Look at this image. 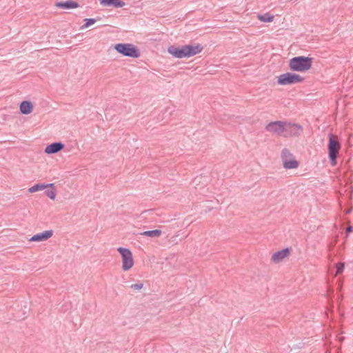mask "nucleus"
Segmentation results:
<instances>
[{
    "label": "nucleus",
    "mask_w": 353,
    "mask_h": 353,
    "mask_svg": "<svg viewBox=\"0 0 353 353\" xmlns=\"http://www.w3.org/2000/svg\"><path fill=\"white\" fill-rule=\"evenodd\" d=\"M312 58L304 56L294 57L289 61V68L292 71L305 72L311 68Z\"/></svg>",
    "instance_id": "1"
},
{
    "label": "nucleus",
    "mask_w": 353,
    "mask_h": 353,
    "mask_svg": "<svg viewBox=\"0 0 353 353\" xmlns=\"http://www.w3.org/2000/svg\"><path fill=\"white\" fill-rule=\"evenodd\" d=\"M115 50L123 56L138 58L140 57L139 50L132 43H117L114 46Z\"/></svg>",
    "instance_id": "2"
},
{
    "label": "nucleus",
    "mask_w": 353,
    "mask_h": 353,
    "mask_svg": "<svg viewBox=\"0 0 353 353\" xmlns=\"http://www.w3.org/2000/svg\"><path fill=\"white\" fill-rule=\"evenodd\" d=\"M53 187H54V183H48V184L37 183V184H35L33 186L30 187L28 189V191L30 193H33V192H36L39 190H44L46 188H53Z\"/></svg>",
    "instance_id": "16"
},
{
    "label": "nucleus",
    "mask_w": 353,
    "mask_h": 353,
    "mask_svg": "<svg viewBox=\"0 0 353 353\" xmlns=\"http://www.w3.org/2000/svg\"><path fill=\"white\" fill-rule=\"evenodd\" d=\"M56 6L59 8L68 10L77 8L78 3L72 1H67L65 2H58L56 3Z\"/></svg>",
    "instance_id": "15"
},
{
    "label": "nucleus",
    "mask_w": 353,
    "mask_h": 353,
    "mask_svg": "<svg viewBox=\"0 0 353 353\" xmlns=\"http://www.w3.org/2000/svg\"><path fill=\"white\" fill-rule=\"evenodd\" d=\"M95 19H84L83 22H95Z\"/></svg>",
    "instance_id": "26"
},
{
    "label": "nucleus",
    "mask_w": 353,
    "mask_h": 353,
    "mask_svg": "<svg viewBox=\"0 0 353 353\" xmlns=\"http://www.w3.org/2000/svg\"><path fill=\"white\" fill-rule=\"evenodd\" d=\"M283 163L285 169H294L299 166V162L296 159H285Z\"/></svg>",
    "instance_id": "17"
},
{
    "label": "nucleus",
    "mask_w": 353,
    "mask_h": 353,
    "mask_svg": "<svg viewBox=\"0 0 353 353\" xmlns=\"http://www.w3.org/2000/svg\"><path fill=\"white\" fill-rule=\"evenodd\" d=\"M345 265L343 263H339L336 265V274H341L344 270Z\"/></svg>",
    "instance_id": "22"
},
{
    "label": "nucleus",
    "mask_w": 353,
    "mask_h": 353,
    "mask_svg": "<svg viewBox=\"0 0 353 353\" xmlns=\"http://www.w3.org/2000/svg\"><path fill=\"white\" fill-rule=\"evenodd\" d=\"M287 121H276L268 123L265 128V130L278 136L285 137Z\"/></svg>",
    "instance_id": "5"
},
{
    "label": "nucleus",
    "mask_w": 353,
    "mask_h": 353,
    "mask_svg": "<svg viewBox=\"0 0 353 353\" xmlns=\"http://www.w3.org/2000/svg\"><path fill=\"white\" fill-rule=\"evenodd\" d=\"M290 253V248H286L277 251L272 256V260L275 263H279L288 256Z\"/></svg>",
    "instance_id": "11"
},
{
    "label": "nucleus",
    "mask_w": 353,
    "mask_h": 353,
    "mask_svg": "<svg viewBox=\"0 0 353 353\" xmlns=\"http://www.w3.org/2000/svg\"><path fill=\"white\" fill-rule=\"evenodd\" d=\"M162 232L160 230H153L144 231L141 233V235L149 236V237H159L161 236Z\"/></svg>",
    "instance_id": "19"
},
{
    "label": "nucleus",
    "mask_w": 353,
    "mask_h": 353,
    "mask_svg": "<svg viewBox=\"0 0 353 353\" xmlns=\"http://www.w3.org/2000/svg\"><path fill=\"white\" fill-rule=\"evenodd\" d=\"M352 211V209H348L347 210H345V214H350Z\"/></svg>",
    "instance_id": "27"
},
{
    "label": "nucleus",
    "mask_w": 353,
    "mask_h": 353,
    "mask_svg": "<svg viewBox=\"0 0 353 353\" xmlns=\"http://www.w3.org/2000/svg\"><path fill=\"white\" fill-rule=\"evenodd\" d=\"M303 81L304 78L298 74L286 72L278 77L277 83L281 85H285L302 83Z\"/></svg>",
    "instance_id": "4"
},
{
    "label": "nucleus",
    "mask_w": 353,
    "mask_h": 353,
    "mask_svg": "<svg viewBox=\"0 0 353 353\" xmlns=\"http://www.w3.org/2000/svg\"><path fill=\"white\" fill-rule=\"evenodd\" d=\"M118 252L121 254L122 258V268L124 271L130 270L134 265V260L132 252L125 248H119Z\"/></svg>",
    "instance_id": "6"
},
{
    "label": "nucleus",
    "mask_w": 353,
    "mask_h": 353,
    "mask_svg": "<svg viewBox=\"0 0 353 353\" xmlns=\"http://www.w3.org/2000/svg\"><path fill=\"white\" fill-rule=\"evenodd\" d=\"M93 23H84L81 28H80V30H84L88 27H90L91 25H92Z\"/></svg>",
    "instance_id": "25"
},
{
    "label": "nucleus",
    "mask_w": 353,
    "mask_h": 353,
    "mask_svg": "<svg viewBox=\"0 0 353 353\" xmlns=\"http://www.w3.org/2000/svg\"><path fill=\"white\" fill-rule=\"evenodd\" d=\"M100 4L105 7L121 8L125 3L121 0H99Z\"/></svg>",
    "instance_id": "13"
},
{
    "label": "nucleus",
    "mask_w": 353,
    "mask_h": 353,
    "mask_svg": "<svg viewBox=\"0 0 353 353\" xmlns=\"http://www.w3.org/2000/svg\"><path fill=\"white\" fill-rule=\"evenodd\" d=\"M20 112L23 114H28L32 112L33 105L30 101H23L19 105Z\"/></svg>",
    "instance_id": "14"
},
{
    "label": "nucleus",
    "mask_w": 353,
    "mask_h": 353,
    "mask_svg": "<svg viewBox=\"0 0 353 353\" xmlns=\"http://www.w3.org/2000/svg\"><path fill=\"white\" fill-rule=\"evenodd\" d=\"M352 232H353V227L352 225H349L346 228L345 233L347 235H348Z\"/></svg>",
    "instance_id": "24"
},
{
    "label": "nucleus",
    "mask_w": 353,
    "mask_h": 353,
    "mask_svg": "<svg viewBox=\"0 0 353 353\" xmlns=\"http://www.w3.org/2000/svg\"><path fill=\"white\" fill-rule=\"evenodd\" d=\"M168 52L172 54L174 57L178 59H182L185 57H188V54L186 52L185 46H182L181 47H176L175 46H170L168 48Z\"/></svg>",
    "instance_id": "8"
},
{
    "label": "nucleus",
    "mask_w": 353,
    "mask_h": 353,
    "mask_svg": "<svg viewBox=\"0 0 353 353\" xmlns=\"http://www.w3.org/2000/svg\"><path fill=\"white\" fill-rule=\"evenodd\" d=\"M143 286V285L142 283H138L132 284L130 285V288L132 289H134L136 290H139L142 289Z\"/></svg>",
    "instance_id": "23"
},
{
    "label": "nucleus",
    "mask_w": 353,
    "mask_h": 353,
    "mask_svg": "<svg viewBox=\"0 0 353 353\" xmlns=\"http://www.w3.org/2000/svg\"><path fill=\"white\" fill-rule=\"evenodd\" d=\"M186 48V52L188 54V57H193L196 54H198L202 52L203 50V47L197 43L196 45H185Z\"/></svg>",
    "instance_id": "12"
},
{
    "label": "nucleus",
    "mask_w": 353,
    "mask_h": 353,
    "mask_svg": "<svg viewBox=\"0 0 353 353\" xmlns=\"http://www.w3.org/2000/svg\"><path fill=\"white\" fill-rule=\"evenodd\" d=\"M328 157L332 166L336 165V159L341 149V143L337 139V137L334 136L332 134H329V143H328Z\"/></svg>",
    "instance_id": "3"
},
{
    "label": "nucleus",
    "mask_w": 353,
    "mask_h": 353,
    "mask_svg": "<svg viewBox=\"0 0 353 353\" xmlns=\"http://www.w3.org/2000/svg\"><path fill=\"white\" fill-rule=\"evenodd\" d=\"M51 188V190H46L44 194L50 199H54L56 196V190H54V186Z\"/></svg>",
    "instance_id": "21"
},
{
    "label": "nucleus",
    "mask_w": 353,
    "mask_h": 353,
    "mask_svg": "<svg viewBox=\"0 0 353 353\" xmlns=\"http://www.w3.org/2000/svg\"><path fill=\"white\" fill-rule=\"evenodd\" d=\"M303 132V127L297 123L287 122L285 137H298Z\"/></svg>",
    "instance_id": "7"
},
{
    "label": "nucleus",
    "mask_w": 353,
    "mask_h": 353,
    "mask_svg": "<svg viewBox=\"0 0 353 353\" xmlns=\"http://www.w3.org/2000/svg\"><path fill=\"white\" fill-rule=\"evenodd\" d=\"M64 148V144L61 142H54L48 145L45 148L46 154H52L60 152Z\"/></svg>",
    "instance_id": "10"
},
{
    "label": "nucleus",
    "mask_w": 353,
    "mask_h": 353,
    "mask_svg": "<svg viewBox=\"0 0 353 353\" xmlns=\"http://www.w3.org/2000/svg\"><path fill=\"white\" fill-rule=\"evenodd\" d=\"M292 156L290 151L287 148H283L281 151V158L283 161H285V159H289Z\"/></svg>",
    "instance_id": "20"
},
{
    "label": "nucleus",
    "mask_w": 353,
    "mask_h": 353,
    "mask_svg": "<svg viewBox=\"0 0 353 353\" xmlns=\"http://www.w3.org/2000/svg\"><path fill=\"white\" fill-rule=\"evenodd\" d=\"M257 19L263 22H272L274 17L270 12H267L264 14H257Z\"/></svg>",
    "instance_id": "18"
},
{
    "label": "nucleus",
    "mask_w": 353,
    "mask_h": 353,
    "mask_svg": "<svg viewBox=\"0 0 353 353\" xmlns=\"http://www.w3.org/2000/svg\"><path fill=\"white\" fill-rule=\"evenodd\" d=\"M53 235V231L52 230H46L41 233L33 235L30 239V241H44L50 239Z\"/></svg>",
    "instance_id": "9"
}]
</instances>
